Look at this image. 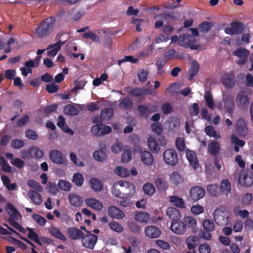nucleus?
<instances>
[{
  "label": "nucleus",
  "instance_id": "c9c22d12",
  "mask_svg": "<svg viewBox=\"0 0 253 253\" xmlns=\"http://www.w3.org/2000/svg\"><path fill=\"white\" fill-rule=\"evenodd\" d=\"M199 237L196 236H189L186 238L185 243L187 246V248L189 250H193L195 252L194 248L196 245V242H198Z\"/></svg>",
  "mask_w": 253,
  "mask_h": 253
},
{
  "label": "nucleus",
  "instance_id": "a18cd8bd",
  "mask_svg": "<svg viewBox=\"0 0 253 253\" xmlns=\"http://www.w3.org/2000/svg\"><path fill=\"white\" fill-rule=\"evenodd\" d=\"M144 193L148 196H152L155 192L154 186L150 182L146 183L143 186Z\"/></svg>",
  "mask_w": 253,
  "mask_h": 253
},
{
  "label": "nucleus",
  "instance_id": "f257e3e1",
  "mask_svg": "<svg viewBox=\"0 0 253 253\" xmlns=\"http://www.w3.org/2000/svg\"><path fill=\"white\" fill-rule=\"evenodd\" d=\"M54 19L50 17L45 19L37 28L36 33L39 37L43 38L49 35L53 30Z\"/></svg>",
  "mask_w": 253,
  "mask_h": 253
},
{
  "label": "nucleus",
  "instance_id": "a878e982",
  "mask_svg": "<svg viewBox=\"0 0 253 253\" xmlns=\"http://www.w3.org/2000/svg\"><path fill=\"white\" fill-rule=\"evenodd\" d=\"M106 148H101L99 150H96L93 154V158L98 162H104L107 159V155L105 152Z\"/></svg>",
  "mask_w": 253,
  "mask_h": 253
},
{
  "label": "nucleus",
  "instance_id": "4be33fe9",
  "mask_svg": "<svg viewBox=\"0 0 253 253\" xmlns=\"http://www.w3.org/2000/svg\"><path fill=\"white\" fill-rule=\"evenodd\" d=\"M108 212L111 216L118 219H123L125 216L124 212L114 206L109 207Z\"/></svg>",
  "mask_w": 253,
  "mask_h": 253
},
{
  "label": "nucleus",
  "instance_id": "f704fd0d",
  "mask_svg": "<svg viewBox=\"0 0 253 253\" xmlns=\"http://www.w3.org/2000/svg\"><path fill=\"white\" fill-rule=\"evenodd\" d=\"M169 201L175 207L180 209H184L185 204L183 199L177 196H169Z\"/></svg>",
  "mask_w": 253,
  "mask_h": 253
},
{
  "label": "nucleus",
  "instance_id": "e2e57ef3",
  "mask_svg": "<svg viewBox=\"0 0 253 253\" xmlns=\"http://www.w3.org/2000/svg\"><path fill=\"white\" fill-rule=\"evenodd\" d=\"M190 210L191 212L194 215H199L204 211V207L199 204L193 205Z\"/></svg>",
  "mask_w": 253,
  "mask_h": 253
},
{
  "label": "nucleus",
  "instance_id": "0e129e2a",
  "mask_svg": "<svg viewBox=\"0 0 253 253\" xmlns=\"http://www.w3.org/2000/svg\"><path fill=\"white\" fill-rule=\"evenodd\" d=\"M160 17L166 20L168 23H170L176 20V17L172 13H163L159 15Z\"/></svg>",
  "mask_w": 253,
  "mask_h": 253
},
{
  "label": "nucleus",
  "instance_id": "ea45409f",
  "mask_svg": "<svg viewBox=\"0 0 253 253\" xmlns=\"http://www.w3.org/2000/svg\"><path fill=\"white\" fill-rule=\"evenodd\" d=\"M133 103L127 97H124L119 102V106L124 110H129L132 108Z\"/></svg>",
  "mask_w": 253,
  "mask_h": 253
},
{
  "label": "nucleus",
  "instance_id": "ddd939ff",
  "mask_svg": "<svg viewBox=\"0 0 253 253\" xmlns=\"http://www.w3.org/2000/svg\"><path fill=\"white\" fill-rule=\"evenodd\" d=\"M205 195V190L198 186H195L190 189V196L191 198L195 201H197L204 197Z\"/></svg>",
  "mask_w": 253,
  "mask_h": 253
},
{
  "label": "nucleus",
  "instance_id": "052dcab7",
  "mask_svg": "<svg viewBox=\"0 0 253 253\" xmlns=\"http://www.w3.org/2000/svg\"><path fill=\"white\" fill-rule=\"evenodd\" d=\"M190 38H191L190 35L187 36H183L182 37H180V39L178 42L179 44L184 47H188L190 45L191 40H190Z\"/></svg>",
  "mask_w": 253,
  "mask_h": 253
},
{
  "label": "nucleus",
  "instance_id": "603ef678",
  "mask_svg": "<svg viewBox=\"0 0 253 253\" xmlns=\"http://www.w3.org/2000/svg\"><path fill=\"white\" fill-rule=\"evenodd\" d=\"M101 117L103 118V120H108L113 115V109L110 108H107L102 110L100 112Z\"/></svg>",
  "mask_w": 253,
  "mask_h": 253
},
{
  "label": "nucleus",
  "instance_id": "bf43d9fd",
  "mask_svg": "<svg viewBox=\"0 0 253 253\" xmlns=\"http://www.w3.org/2000/svg\"><path fill=\"white\" fill-rule=\"evenodd\" d=\"M175 145L176 148L181 152H183L185 149V144L184 140L182 137H177L175 140Z\"/></svg>",
  "mask_w": 253,
  "mask_h": 253
},
{
  "label": "nucleus",
  "instance_id": "4468645a",
  "mask_svg": "<svg viewBox=\"0 0 253 253\" xmlns=\"http://www.w3.org/2000/svg\"><path fill=\"white\" fill-rule=\"evenodd\" d=\"M239 183L245 187H249L253 183V176L249 175L247 173L242 172L239 174Z\"/></svg>",
  "mask_w": 253,
  "mask_h": 253
},
{
  "label": "nucleus",
  "instance_id": "6e6d98bb",
  "mask_svg": "<svg viewBox=\"0 0 253 253\" xmlns=\"http://www.w3.org/2000/svg\"><path fill=\"white\" fill-rule=\"evenodd\" d=\"M29 186L32 187L38 192H41L42 191V187L39 183L33 179H29L27 182Z\"/></svg>",
  "mask_w": 253,
  "mask_h": 253
},
{
  "label": "nucleus",
  "instance_id": "5701e85b",
  "mask_svg": "<svg viewBox=\"0 0 253 253\" xmlns=\"http://www.w3.org/2000/svg\"><path fill=\"white\" fill-rule=\"evenodd\" d=\"M166 214L169 218L171 219L172 221L180 219L182 216L180 211L173 207L168 208L166 211Z\"/></svg>",
  "mask_w": 253,
  "mask_h": 253
},
{
  "label": "nucleus",
  "instance_id": "9b49d317",
  "mask_svg": "<svg viewBox=\"0 0 253 253\" xmlns=\"http://www.w3.org/2000/svg\"><path fill=\"white\" fill-rule=\"evenodd\" d=\"M91 131L95 135L101 136L110 133L112 131V128L103 124H96L92 126Z\"/></svg>",
  "mask_w": 253,
  "mask_h": 253
},
{
  "label": "nucleus",
  "instance_id": "37998d69",
  "mask_svg": "<svg viewBox=\"0 0 253 253\" xmlns=\"http://www.w3.org/2000/svg\"><path fill=\"white\" fill-rule=\"evenodd\" d=\"M149 218L150 215L145 212H139L135 215V219L142 223H147Z\"/></svg>",
  "mask_w": 253,
  "mask_h": 253
},
{
  "label": "nucleus",
  "instance_id": "a211bd4d",
  "mask_svg": "<svg viewBox=\"0 0 253 253\" xmlns=\"http://www.w3.org/2000/svg\"><path fill=\"white\" fill-rule=\"evenodd\" d=\"M140 159L143 164L151 166L154 162V158L151 153L147 150L140 151Z\"/></svg>",
  "mask_w": 253,
  "mask_h": 253
},
{
  "label": "nucleus",
  "instance_id": "f8f14e48",
  "mask_svg": "<svg viewBox=\"0 0 253 253\" xmlns=\"http://www.w3.org/2000/svg\"><path fill=\"white\" fill-rule=\"evenodd\" d=\"M237 105L242 110L248 108L249 104V97L247 93L244 91H239L236 98Z\"/></svg>",
  "mask_w": 253,
  "mask_h": 253
},
{
  "label": "nucleus",
  "instance_id": "393cba45",
  "mask_svg": "<svg viewBox=\"0 0 253 253\" xmlns=\"http://www.w3.org/2000/svg\"><path fill=\"white\" fill-rule=\"evenodd\" d=\"M183 220L187 228L191 229L192 232H195L197 227V221L192 216H186L183 217Z\"/></svg>",
  "mask_w": 253,
  "mask_h": 253
},
{
  "label": "nucleus",
  "instance_id": "774afa93",
  "mask_svg": "<svg viewBox=\"0 0 253 253\" xmlns=\"http://www.w3.org/2000/svg\"><path fill=\"white\" fill-rule=\"evenodd\" d=\"M32 218L38 224L42 226H44L46 222V220L44 217L38 214H33Z\"/></svg>",
  "mask_w": 253,
  "mask_h": 253
},
{
  "label": "nucleus",
  "instance_id": "72a5a7b5",
  "mask_svg": "<svg viewBox=\"0 0 253 253\" xmlns=\"http://www.w3.org/2000/svg\"><path fill=\"white\" fill-rule=\"evenodd\" d=\"M207 190L209 194L214 197H217L221 194L219 186L216 184L208 185Z\"/></svg>",
  "mask_w": 253,
  "mask_h": 253
},
{
  "label": "nucleus",
  "instance_id": "412c9836",
  "mask_svg": "<svg viewBox=\"0 0 253 253\" xmlns=\"http://www.w3.org/2000/svg\"><path fill=\"white\" fill-rule=\"evenodd\" d=\"M64 43V42L59 41L54 44L48 45L46 48V49L48 50L47 52V56L51 57H54L60 49L61 45Z\"/></svg>",
  "mask_w": 253,
  "mask_h": 253
},
{
  "label": "nucleus",
  "instance_id": "bb28decb",
  "mask_svg": "<svg viewBox=\"0 0 253 253\" xmlns=\"http://www.w3.org/2000/svg\"><path fill=\"white\" fill-rule=\"evenodd\" d=\"M28 195L35 205H40L42 203V200L41 194L35 191L30 190Z\"/></svg>",
  "mask_w": 253,
  "mask_h": 253
},
{
  "label": "nucleus",
  "instance_id": "9d476101",
  "mask_svg": "<svg viewBox=\"0 0 253 253\" xmlns=\"http://www.w3.org/2000/svg\"><path fill=\"white\" fill-rule=\"evenodd\" d=\"M126 91L133 97H142L146 95L151 94V91L145 87H135L132 88L130 86L126 88Z\"/></svg>",
  "mask_w": 253,
  "mask_h": 253
},
{
  "label": "nucleus",
  "instance_id": "c85d7f7f",
  "mask_svg": "<svg viewBox=\"0 0 253 253\" xmlns=\"http://www.w3.org/2000/svg\"><path fill=\"white\" fill-rule=\"evenodd\" d=\"M220 146L219 142L216 141H211L208 146L209 153L211 155H216L219 152Z\"/></svg>",
  "mask_w": 253,
  "mask_h": 253
},
{
  "label": "nucleus",
  "instance_id": "58836bf2",
  "mask_svg": "<svg viewBox=\"0 0 253 253\" xmlns=\"http://www.w3.org/2000/svg\"><path fill=\"white\" fill-rule=\"evenodd\" d=\"M129 140L131 143L134 145L133 149L135 151H137L140 153V151L141 150L142 148L140 145L139 144V138L138 136L135 134H132L129 137Z\"/></svg>",
  "mask_w": 253,
  "mask_h": 253
},
{
  "label": "nucleus",
  "instance_id": "338daca9",
  "mask_svg": "<svg viewBox=\"0 0 253 253\" xmlns=\"http://www.w3.org/2000/svg\"><path fill=\"white\" fill-rule=\"evenodd\" d=\"M127 227L129 230L135 234H140L141 229L140 227L135 222H131L127 224Z\"/></svg>",
  "mask_w": 253,
  "mask_h": 253
},
{
  "label": "nucleus",
  "instance_id": "473e14b6",
  "mask_svg": "<svg viewBox=\"0 0 253 253\" xmlns=\"http://www.w3.org/2000/svg\"><path fill=\"white\" fill-rule=\"evenodd\" d=\"M221 81L225 86L232 88L235 84V80L233 77L225 74L221 78Z\"/></svg>",
  "mask_w": 253,
  "mask_h": 253
},
{
  "label": "nucleus",
  "instance_id": "dca6fc26",
  "mask_svg": "<svg viewBox=\"0 0 253 253\" xmlns=\"http://www.w3.org/2000/svg\"><path fill=\"white\" fill-rule=\"evenodd\" d=\"M224 106L226 111L231 116L234 111V99L231 96H226L223 100Z\"/></svg>",
  "mask_w": 253,
  "mask_h": 253
},
{
  "label": "nucleus",
  "instance_id": "6e6552de",
  "mask_svg": "<svg viewBox=\"0 0 253 253\" xmlns=\"http://www.w3.org/2000/svg\"><path fill=\"white\" fill-rule=\"evenodd\" d=\"M137 111L141 117L147 118L149 114L153 113L157 111L155 105L147 103L146 105H139L137 107Z\"/></svg>",
  "mask_w": 253,
  "mask_h": 253
},
{
  "label": "nucleus",
  "instance_id": "49530a36",
  "mask_svg": "<svg viewBox=\"0 0 253 253\" xmlns=\"http://www.w3.org/2000/svg\"><path fill=\"white\" fill-rule=\"evenodd\" d=\"M170 179L171 182L176 185H178L183 181L180 174L175 171H174L170 175Z\"/></svg>",
  "mask_w": 253,
  "mask_h": 253
},
{
  "label": "nucleus",
  "instance_id": "3c124183",
  "mask_svg": "<svg viewBox=\"0 0 253 253\" xmlns=\"http://www.w3.org/2000/svg\"><path fill=\"white\" fill-rule=\"evenodd\" d=\"M212 26L213 24L211 23L204 21L199 25V29L201 32L206 33L209 32L212 28Z\"/></svg>",
  "mask_w": 253,
  "mask_h": 253
},
{
  "label": "nucleus",
  "instance_id": "aec40b11",
  "mask_svg": "<svg viewBox=\"0 0 253 253\" xmlns=\"http://www.w3.org/2000/svg\"><path fill=\"white\" fill-rule=\"evenodd\" d=\"M67 234L69 238L74 240L82 239L84 233L76 227H70L67 229Z\"/></svg>",
  "mask_w": 253,
  "mask_h": 253
},
{
  "label": "nucleus",
  "instance_id": "79ce46f5",
  "mask_svg": "<svg viewBox=\"0 0 253 253\" xmlns=\"http://www.w3.org/2000/svg\"><path fill=\"white\" fill-rule=\"evenodd\" d=\"M50 234L55 238L59 239L62 241H66V237L62 234L61 231L56 227H52L50 229Z\"/></svg>",
  "mask_w": 253,
  "mask_h": 253
},
{
  "label": "nucleus",
  "instance_id": "b1692460",
  "mask_svg": "<svg viewBox=\"0 0 253 253\" xmlns=\"http://www.w3.org/2000/svg\"><path fill=\"white\" fill-rule=\"evenodd\" d=\"M85 204L92 209L97 210L100 211L103 207L102 204L96 199L90 198L86 199L85 200Z\"/></svg>",
  "mask_w": 253,
  "mask_h": 253
},
{
  "label": "nucleus",
  "instance_id": "c03bdc74",
  "mask_svg": "<svg viewBox=\"0 0 253 253\" xmlns=\"http://www.w3.org/2000/svg\"><path fill=\"white\" fill-rule=\"evenodd\" d=\"M65 114L69 116H76L79 113V110L72 105H67L63 109Z\"/></svg>",
  "mask_w": 253,
  "mask_h": 253
},
{
  "label": "nucleus",
  "instance_id": "1a4fd4ad",
  "mask_svg": "<svg viewBox=\"0 0 253 253\" xmlns=\"http://www.w3.org/2000/svg\"><path fill=\"white\" fill-rule=\"evenodd\" d=\"M250 51L242 47H238L233 52V55L239 58L238 63L244 65L248 59Z\"/></svg>",
  "mask_w": 253,
  "mask_h": 253
},
{
  "label": "nucleus",
  "instance_id": "0eeeda50",
  "mask_svg": "<svg viewBox=\"0 0 253 253\" xmlns=\"http://www.w3.org/2000/svg\"><path fill=\"white\" fill-rule=\"evenodd\" d=\"M244 30L243 23L241 22L235 21L230 23V27L225 28L226 34L231 35L240 34Z\"/></svg>",
  "mask_w": 253,
  "mask_h": 253
},
{
  "label": "nucleus",
  "instance_id": "cd10ccee",
  "mask_svg": "<svg viewBox=\"0 0 253 253\" xmlns=\"http://www.w3.org/2000/svg\"><path fill=\"white\" fill-rule=\"evenodd\" d=\"M69 201L72 205L78 207L81 206L83 200L81 196L76 194L71 193L69 195Z\"/></svg>",
  "mask_w": 253,
  "mask_h": 253
},
{
  "label": "nucleus",
  "instance_id": "4d7b16f0",
  "mask_svg": "<svg viewBox=\"0 0 253 253\" xmlns=\"http://www.w3.org/2000/svg\"><path fill=\"white\" fill-rule=\"evenodd\" d=\"M205 99L208 107L212 109L213 108V100L212 96L210 92L206 91L205 94Z\"/></svg>",
  "mask_w": 253,
  "mask_h": 253
},
{
  "label": "nucleus",
  "instance_id": "de8ad7c7",
  "mask_svg": "<svg viewBox=\"0 0 253 253\" xmlns=\"http://www.w3.org/2000/svg\"><path fill=\"white\" fill-rule=\"evenodd\" d=\"M220 190L226 195L231 191V184L228 179L223 180L221 182Z\"/></svg>",
  "mask_w": 253,
  "mask_h": 253
},
{
  "label": "nucleus",
  "instance_id": "2eb2a0df",
  "mask_svg": "<svg viewBox=\"0 0 253 253\" xmlns=\"http://www.w3.org/2000/svg\"><path fill=\"white\" fill-rule=\"evenodd\" d=\"M145 233L147 237L150 238H158L161 235L160 228L155 226H148L145 228Z\"/></svg>",
  "mask_w": 253,
  "mask_h": 253
},
{
  "label": "nucleus",
  "instance_id": "4c0bfd02",
  "mask_svg": "<svg viewBox=\"0 0 253 253\" xmlns=\"http://www.w3.org/2000/svg\"><path fill=\"white\" fill-rule=\"evenodd\" d=\"M29 156L36 159H40L43 157V152L36 147H30L28 149Z\"/></svg>",
  "mask_w": 253,
  "mask_h": 253
},
{
  "label": "nucleus",
  "instance_id": "8fccbe9b",
  "mask_svg": "<svg viewBox=\"0 0 253 253\" xmlns=\"http://www.w3.org/2000/svg\"><path fill=\"white\" fill-rule=\"evenodd\" d=\"M84 178L83 175L79 172L74 173L73 177V182L77 186H81L84 183Z\"/></svg>",
  "mask_w": 253,
  "mask_h": 253
},
{
  "label": "nucleus",
  "instance_id": "680f3d73",
  "mask_svg": "<svg viewBox=\"0 0 253 253\" xmlns=\"http://www.w3.org/2000/svg\"><path fill=\"white\" fill-rule=\"evenodd\" d=\"M109 227L112 230L118 233L122 232L124 229L121 224L115 221L110 222L109 223Z\"/></svg>",
  "mask_w": 253,
  "mask_h": 253
},
{
  "label": "nucleus",
  "instance_id": "20e7f679",
  "mask_svg": "<svg viewBox=\"0 0 253 253\" xmlns=\"http://www.w3.org/2000/svg\"><path fill=\"white\" fill-rule=\"evenodd\" d=\"M49 158L52 163L59 165L66 164L67 159L64 154L59 150L52 149L49 153Z\"/></svg>",
  "mask_w": 253,
  "mask_h": 253
},
{
  "label": "nucleus",
  "instance_id": "2f4dec72",
  "mask_svg": "<svg viewBox=\"0 0 253 253\" xmlns=\"http://www.w3.org/2000/svg\"><path fill=\"white\" fill-rule=\"evenodd\" d=\"M200 68L199 64L196 60L192 61L191 68L189 70V80H192L198 74Z\"/></svg>",
  "mask_w": 253,
  "mask_h": 253
},
{
  "label": "nucleus",
  "instance_id": "864d4df0",
  "mask_svg": "<svg viewBox=\"0 0 253 253\" xmlns=\"http://www.w3.org/2000/svg\"><path fill=\"white\" fill-rule=\"evenodd\" d=\"M203 226L205 230L209 232H211L215 229L214 223L212 220L206 219L203 223Z\"/></svg>",
  "mask_w": 253,
  "mask_h": 253
},
{
  "label": "nucleus",
  "instance_id": "7ed1b4c3",
  "mask_svg": "<svg viewBox=\"0 0 253 253\" xmlns=\"http://www.w3.org/2000/svg\"><path fill=\"white\" fill-rule=\"evenodd\" d=\"M165 163L171 166H175L178 162L177 153L173 149H168L163 155Z\"/></svg>",
  "mask_w": 253,
  "mask_h": 253
},
{
  "label": "nucleus",
  "instance_id": "e433bc0d",
  "mask_svg": "<svg viewBox=\"0 0 253 253\" xmlns=\"http://www.w3.org/2000/svg\"><path fill=\"white\" fill-rule=\"evenodd\" d=\"M148 147L151 151L158 154L160 151V148L156 140L153 137H149L147 139Z\"/></svg>",
  "mask_w": 253,
  "mask_h": 253
},
{
  "label": "nucleus",
  "instance_id": "6ab92c4d",
  "mask_svg": "<svg viewBox=\"0 0 253 253\" xmlns=\"http://www.w3.org/2000/svg\"><path fill=\"white\" fill-rule=\"evenodd\" d=\"M186 156L188 162L193 169H197L199 167V161L195 153L192 150L187 149L186 150Z\"/></svg>",
  "mask_w": 253,
  "mask_h": 253
},
{
  "label": "nucleus",
  "instance_id": "f03ea898",
  "mask_svg": "<svg viewBox=\"0 0 253 253\" xmlns=\"http://www.w3.org/2000/svg\"><path fill=\"white\" fill-rule=\"evenodd\" d=\"M121 186L125 187L126 189L128 190V191L122 193L120 189L114 186L112 188V193L117 197L120 198L123 197L130 198L132 197L135 192V186L132 183L128 181H124Z\"/></svg>",
  "mask_w": 253,
  "mask_h": 253
},
{
  "label": "nucleus",
  "instance_id": "39448f33",
  "mask_svg": "<svg viewBox=\"0 0 253 253\" xmlns=\"http://www.w3.org/2000/svg\"><path fill=\"white\" fill-rule=\"evenodd\" d=\"M170 230L177 235H183L187 231V227L184 220L180 219L172 221L170 226Z\"/></svg>",
  "mask_w": 253,
  "mask_h": 253
},
{
  "label": "nucleus",
  "instance_id": "5fc2aeb1",
  "mask_svg": "<svg viewBox=\"0 0 253 253\" xmlns=\"http://www.w3.org/2000/svg\"><path fill=\"white\" fill-rule=\"evenodd\" d=\"M58 186L61 190L65 191H69L71 189V183L64 180H59Z\"/></svg>",
  "mask_w": 253,
  "mask_h": 253
},
{
  "label": "nucleus",
  "instance_id": "09e8293b",
  "mask_svg": "<svg viewBox=\"0 0 253 253\" xmlns=\"http://www.w3.org/2000/svg\"><path fill=\"white\" fill-rule=\"evenodd\" d=\"M155 184L160 191H166L167 189V182L165 179L158 178L155 180Z\"/></svg>",
  "mask_w": 253,
  "mask_h": 253
},
{
  "label": "nucleus",
  "instance_id": "a19ab883",
  "mask_svg": "<svg viewBox=\"0 0 253 253\" xmlns=\"http://www.w3.org/2000/svg\"><path fill=\"white\" fill-rule=\"evenodd\" d=\"M228 218L225 217L224 214L222 213L219 214H214V220L218 226H223L227 223Z\"/></svg>",
  "mask_w": 253,
  "mask_h": 253
},
{
  "label": "nucleus",
  "instance_id": "f3484780",
  "mask_svg": "<svg viewBox=\"0 0 253 253\" xmlns=\"http://www.w3.org/2000/svg\"><path fill=\"white\" fill-rule=\"evenodd\" d=\"M236 129L238 134L241 137H244L248 132V129L245 121L242 119H239L236 124Z\"/></svg>",
  "mask_w": 253,
  "mask_h": 253
},
{
  "label": "nucleus",
  "instance_id": "69168bd1",
  "mask_svg": "<svg viewBox=\"0 0 253 253\" xmlns=\"http://www.w3.org/2000/svg\"><path fill=\"white\" fill-rule=\"evenodd\" d=\"M151 127L152 130L158 135H161L163 130V126L160 123L152 124Z\"/></svg>",
  "mask_w": 253,
  "mask_h": 253
},
{
  "label": "nucleus",
  "instance_id": "c756f323",
  "mask_svg": "<svg viewBox=\"0 0 253 253\" xmlns=\"http://www.w3.org/2000/svg\"><path fill=\"white\" fill-rule=\"evenodd\" d=\"M57 126L60 127L63 131L73 134V131L71 129L67 126L65 125V118L61 115L58 116L57 119Z\"/></svg>",
  "mask_w": 253,
  "mask_h": 253
},
{
  "label": "nucleus",
  "instance_id": "423d86ee",
  "mask_svg": "<svg viewBox=\"0 0 253 253\" xmlns=\"http://www.w3.org/2000/svg\"><path fill=\"white\" fill-rule=\"evenodd\" d=\"M98 240L97 235L93 234H88L83 236L82 243L83 246L87 249L92 250L94 249Z\"/></svg>",
  "mask_w": 253,
  "mask_h": 253
},
{
  "label": "nucleus",
  "instance_id": "13d9d810",
  "mask_svg": "<svg viewBox=\"0 0 253 253\" xmlns=\"http://www.w3.org/2000/svg\"><path fill=\"white\" fill-rule=\"evenodd\" d=\"M25 145V142L22 139H14L11 142V146L15 149H19L23 147Z\"/></svg>",
  "mask_w": 253,
  "mask_h": 253
},
{
  "label": "nucleus",
  "instance_id": "7c9ffc66",
  "mask_svg": "<svg viewBox=\"0 0 253 253\" xmlns=\"http://www.w3.org/2000/svg\"><path fill=\"white\" fill-rule=\"evenodd\" d=\"M89 184L91 188L95 192H99L103 189V186L101 182L96 178H91Z\"/></svg>",
  "mask_w": 253,
  "mask_h": 253
}]
</instances>
